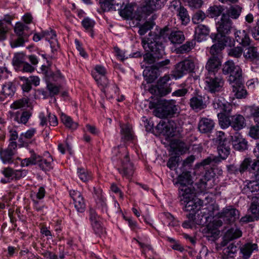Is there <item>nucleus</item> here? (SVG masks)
<instances>
[{
	"label": "nucleus",
	"mask_w": 259,
	"mask_h": 259,
	"mask_svg": "<svg viewBox=\"0 0 259 259\" xmlns=\"http://www.w3.org/2000/svg\"><path fill=\"white\" fill-rule=\"evenodd\" d=\"M74 207L78 212H83L85 208V204L84 199L82 195H80L79 197L76 198L74 201Z\"/></svg>",
	"instance_id": "obj_49"
},
{
	"label": "nucleus",
	"mask_w": 259,
	"mask_h": 259,
	"mask_svg": "<svg viewBox=\"0 0 259 259\" xmlns=\"http://www.w3.org/2000/svg\"><path fill=\"white\" fill-rule=\"evenodd\" d=\"M52 161V158H50L49 159H42L41 157V160L38 162L37 163L39 164L40 167L45 170H49L52 168L51 161Z\"/></svg>",
	"instance_id": "obj_57"
},
{
	"label": "nucleus",
	"mask_w": 259,
	"mask_h": 259,
	"mask_svg": "<svg viewBox=\"0 0 259 259\" xmlns=\"http://www.w3.org/2000/svg\"><path fill=\"white\" fill-rule=\"evenodd\" d=\"M233 22L228 16L222 14L221 17L216 22L217 33L211 34V38L215 37L216 35L227 36L226 35L230 33L232 28Z\"/></svg>",
	"instance_id": "obj_8"
},
{
	"label": "nucleus",
	"mask_w": 259,
	"mask_h": 259,
	"mask_svg": "<svg viewBox=\"0 0 259 259\" xmlns=\"http://www.w3.org/2000/svg\"><path fill=\"white\" fill-rule=\"evenodd\" d=\"M185 7L182 5L181 2L180 0H175L172 1L169 6V9L171 12L174 14H176L177 15L179 12L182 10Z\"/></svg>",
	"instance_id": "obj_47"
},
{
	"label": "nucleus",
	"mask_w": 259,
	"mask_h": 259,
	"mask_svg": "<svg viewBox=\"0 0 259 259\" xmlns=\"http://www.w3.org/2000/svg\"><path fill=\"white\" fill-rule=\"evenodd\" d=\"M89 214L91 225L95 234L99 236L104 234L106 231L101 223L100 217L93 208L90 209Z\"/></svg>",
	"instance_id": "obj_14"
},
{
	"label": "nucleus",
	"mask_w": 259,
	"mask_h": 259,
	"mask_svg": "<svg viewBox=\"0 0 259 259\" xmlns=\"http://www.w3.org/2000/svg\"><path fill=\"white\" fill-rule=\"evenodd\" d=\"M211 38L213 41H215L216 43L213 45L210 49L209 53L211 56L210 57L220 59L222 57V51L231 42V38L229 36L218 35L215 36V37H213Z\"/></svg>",
	"instance_id": "obj_6"
},
{
	"label": "nucleus",
	"mask_w": 259,
	"mask_h": 259,
	"mask_svg": "<svg viewBox=\"0 0 259 259\" xmlns=\"http://www.w3.org/2000/svg\"><path fill=\"white\" fill-rule=\"evenodd\" d=\"M112 159L114 161L119 160L117 169L123 176L130 179L134 174L133 164L130 161L128 151L124 145L114 147L112 150Z\"/></svg>",
	"instance_id": "obj_3"
},
{
	"label": "nucleus",
	"mask_w": 259,
	"mask_h": 259,
	"mask_svg": "<svg viewBox=\"0 0 259 259\" xmlns=\"http://www.w3.org/2000/svg\"><path fill=\"white\" fill-rule=\"evenodd\" d=\"M168 38L172 44H181L185 39L184 33L180 30L171 31Z\"/></svg>",
	"instance_id": "obj_32"
},
{
	"label": "nucleus",
	"mask_w": 259,
	"mask_h": 259,
	"mask_svg": "<svg viewBox=\"0 0 259 259\" xmlns=\"http://www.w3.org/2000/svg\"><path fill=\"white\" fill-rule=\"evenodd\" d=\"M166 0H147L143 11L147 15L153 13L164 6Z\"/></svg>",
	"instance_id": "obj_21"
},
{
	"label": "nucleus",
	"mask_w": 259,
	"mask_h": 259,
	"mask_svg": "<svg viewBox=\"0 0 259 259\" xmlns=\"http://www.w3.org/2000/svg\"><path fill=\"white\" fill-rule=\"evenodd\" d=\"M13 64L16 67H20L25 62L24 56L22 54L18 53L15 55L13 60Z\"/></svg>",
	"instance_id": "obj_61"
},
{
	"label": "nucleus",
	"mask_w": 259,
	"mask_h": 259,
	"mask_svg": "<svg viewBox=\"0 0 259 259\" xmlns=\"http://www.w3.org/2000/svg\"><path fill=\"white\" fill-rule=\"evenodd\" d=\"M244 56L251 60H259V51L256 47H249L244 53Z\"/></svg>",
	"instance_id": "obj_43"
},
{
	"label": "nucleus",
	"mask_w": 259,
	"mask_h": 259,
	"mask_svg": "<svg viewBox=\"0 0 259 259\" xmlns=\"http://www.w3.org/2000/svg\"><path fill=\"white\" fill-rule=\"evenodd\" d=\"M121 139L124 141H129L133 139V135L131 126L130 124L120 125Z\"/></svg>",
	"instance_id": "obj_41"
},
{
	"label": "nucleus",
	"mask_w": 259,
	"mask_h": 259,
	"mask_svg": "<svg viewBox=\"0 0 259 259\" xmlns=\"http://www.w3.org/2000/svg\"><path fill=\"white\" fill-rule=\"evenodd\" d=\"M177 108L173 101H165L154 111V115L160 118L171 116L177 112Z\"/></svg>",
	"instance_id": "obj_9"
},
{
	"label": "nucleus",
	"mask_w": 259,
	"mask_h": 259,
	"mask_svg": "<svg viewBox=\"0 0 259 259\" xmlns=\"http://www.w3.org/2000/svg\"><path fill=\"white\" fill-rule=\"evenodd\" d=\"M177 16L183 25H186L190 21L188 12L185 8L182 9V10L179 12Z\"/></svg>",
	"instance_id": "obj_48"
},
{
	"label": "nucleus",
	"mask_w": 259,
	"mask_h": 259,
	"mask_svg": "<svg viewBox=\"0 0 259 259\" xmlns=\"http://www.w3.org/2000/svg\"><path fill=\"white\" fill-rule=\"evenodd\" d=\"M78 176L82 182H87L92 179V175L84 168H78Z\"/></svg>",
	"instance_id": "obj_50"
},
{
	"label": "nucleus",
	"mask_w": 259,
	"mask_h": 259,
	"mask_svg": "<svg viewBox=\"0 0 259 259\" xmlns=\"http://www.w3.org/2000/svg\"><path fill=\"white\" fill-rule=\"evenodd\" d=\"M106 70L101 65H97L95 68V71L92 72V76L98 84L106 87L108 84V80L106 76Z\"/></svg>",
	"instance_id": "obj_15"
},
{
	"label": "nucleus",
	"mask_w": 259,
	"mask_h": 259,
	"mask_svg": "<svg viewBox=\"0 0 259 259\" xmlns=\"http://www.w3.org/2000/svg\"><path fill=\"white\" fill-rule=\"evenodd\" d=\"M219 123L221 127L224 128L231 126L235 131H238L245 127V119L240 114L225 116L224 118H220Z\"/></svg>",
	"instance_id": "obj_5"
},
{
	"label": "nucleus",
	"mask_w": 259,
	"mask_h": 259,
	"mask_svg": "<svg viewBox=\"0 0 259 259\" xmlns=\"http://www.w3.org/2000/svg\"><path fill=\"white\" fill-rule=\"evenodd\" d=\"M9 31L7 24L2 21H0V41L5 40L7 37V33Z\"/></svg>",
	"instance_id": "obj_60"
},
{
	"label": "nucleus",
	"mask_w": 259,
	"mask_h": 259,
	"mask_svg": "<svg viewBox=\"0 0 259 259\" xmlns=\"http://www.w3.org/2000/svg\"><path fill=\"white\" fill-rule=\"evenodd\" d=\"M223 10V8L221 6H213L209 8L208 12L210 17L213 18L220 15Z\"/></svg>",
	"instance_id": "obj_56"
},
{
	"label": "nucleus",
	"mask_w": 259,
	"mask_h": 259,
	"mask_svg": "<svg viewBox=\"0 0 259 259\" xmlns=\"http://www.w3.org/2000/svg\"><path fill=\"white\" fill-rule=\"evenodd\" d=\"M114 0H100V7L103 11H115Z\"/></svg>",
	"instance_id": "obj_46"
},
{
	"label": "nucleus",
	"mask_w": 259,
	"mask_h": 259,
	"mask_svg": "<svg viewBox=\"0 0 259 259\" xmlns=\"http://www.w3.org/2000/svg\"><path fill=\"white\" fill-rule=\"evenodd\" d=\"M17 38L12 40L10 42L12 48L23 46L25 42L28 41V37L22 36H17Z\"/></svg>",
	"instance_id": "obj_52"
},
{
	"label": "nucleus",
	"mask_w": 259,
	"mask_h": 259,
	"mask_svg": "<svg viewBox=\"0 0 259 259\" xmlns=\"http://www.w3.org/2000/svg\"><path fill=\"white\" fill-rule=\"evenodd\" d=\"M206 18V15L202 11H198L192 17V21L194 24H199Z\"/></svg>",
	"instance_id": "obj_58"
},
{
	"label": "nucleus",
	"mask_w": 259,
	"mask_h": 259,
	"mask_svg": "<svg viewBox=\"0 0 259 259\" xmlns=\"http://www.w3.org/2000/svg\"><path fill=\"white\" fill-rule=\"evenodd\" d=\"M200 209H194L193 210H192L191 211H189L190 212L187 214V218L188 219V220L193 221L195 223H196L197 225H202L204 222L202 221V219L200 220H197L195 218V214L196 212L199 211Z\"/></svg>",
	"instance_id": "obj_59"
},
{
	"label": "nucleus",
	"mask_w": 259,
	"mask_h": 259,
	"mask_svg": "<svg viewBox=\"0 0 259 259\" xmlns=\"http://www.w3.org/2000/svg\"><path fill=\"white\" fill-rule=\"evenodd\" d=\"M61 120L63 124L69 128L74 130L77 127V123L73 122L70 117L65 114H61Z\"/></svg>",
	"instance_id": "obj_44"
},
{
	"label": "nucleus",
	"mask_w": 259,
	"mask_h": 259,
	"mask_svg": "<svg viewBox=\"0 0 259 259\" xmlns=\"http://www.w3.org/2000/svg\"><path fill=\"white\" fill-rule=\"evenodd\" d=\"M171 148L177 154H183L188 150L187 145L180 140H175L171 144Z\"/></svg>",
	"instance_id": "obj_33"
},
{
	"label": "nucleus",
	"mask_w": 259,
	"mask_h": 259,
	"mask_svg": "<svg viewBox=\"0 0 259 259\" xmlns=\"http://www.w3.org/2000/svg\"><path fill=\"white\" fill-rule=\"evenodd\" d=\"M40 160L41 156L36 154L34 152H31V155L30 157L21 160V165L22 167H25L31 165H35Z\"/></svg>",
	"instance_id": "obj_37"
},
{
	"label": "nucleus",
	"mask_w": 259,
	"mask_h": 259,
	"mask_svg": "<svg viewBox=\"0 0 259 259\" xmlns=\"http://www.w3.org/2000/svg\"><path fill=\"white\" fill-rule=\"evenodd\" d=\"M242 235V232L237 228H231L225 233L224 240L222 242V246H226L227 242L238 238Z\"/></svg>",
	"instance_id": "obj_28"
},
{
	"label": "nucleus",
	"mask_w": 259,
	"mask_h": 259,
	"mask_svg": "<svg viewBox=\"0 0 259 259\" xmlns=\"http://www.w3.org/2000/svg\"><path fill=\"white\" fill-rule=\"evenodd\" d=\"M60 88V85H58L51 82L48 83L47 85V90L49 92V96L51 97L59 94Z\"/></svg>",
	"instance_id": "obj_53"
},
{
	"label": "nucleus",
	"mask_w": 259,
	"mask_h": 259,
	"mask_svg": "<svg viewBox=\"0 0 259 259\" xmlns=\"http://www.w3.org/2000/svg\"><path fill=\"white\" fill-rule=\"evenodd\" d=\"M195 39L187 41L185 44L181 45L176 49L177 54H184L189 53L195 46Z\"/></svg>",
	"instance_id": "obj_35"
},
{
	"label": "nucleus",
	"mask_w": 259,
	"mask_h": 259,
	"mask_svg": "<svg viewBox=\"0 0 259 259\" xmlns=\"http://www.w3.org/2000/svg\"><path fill=\"white\" fill-rule=\"evenodd\" d=\"M120 15L125 19H135L140 21L142 16L136 12H134V8L132 5H126L124 8L119 12Z\"/></svg>",
	"instance_id": "obj_19"
},
{
	"label": "nucleus",
	"mask_w": 259,
	"mask_h": 259,
	"mask_svg": "<svg viewBox=\"0 0 259 259\" xmlns=\"http://www.w3.org/2000/svg\"><path fill=\"white\" fill-rule=\"evenodd\" d=\"M10 118L14 121L19 123L26 124L32 116V113L30 110L18 111L16 112L10 111Z\"/></svg>",
	"instance_id": "obj_16"
},
{
	"label": "nucleus",
	"mask_w": 259,
	"mask_h": 259,
	"mask_svg": "<svg viewBox=\"0 0 259 259\" xmlns=\"http://www.w3.org/2000/svg\"><path fill=\"white\" fill-rule=\"evenodd\" d=\"M153 26V23L152 22L147 21L140 27L138 32L141 35H144L148 30L152 29Z\"/></svg>",
	"instance_id": "obj_62"
},
{
	"label": "nucleus",
	"mask_w": 259,
	"mask_h": 259,
	"mask_svg": "<svg viewBox=\"0 0 259 259\" xmlns=\"http://www.w3.org/2000/svg\"><path fill=\"white\" fill-rule=\"evenodd\" d=\"M249 171L254 172V178L256 181L259 182V160H254L250 165Z\"/></svg>",
	"instance_id": "obj_55"
},
{
	"label": "nucleus",
	"mask_w": 259,
	"mask_h": 259,
	"mask_svg": "<svg viewBox=\"0 0 259 259\" xmlns=\"http://www.w3.org/2000/svg\"><path fill=\"white\" fill-rule=\"evenodd\" d=\"M17 144L16 142H10L5 149L0 148V158L4 163L13 162L14 156L17 151Z\"/></svg>",
	"instance_id": "obj_13"
},
{
	"label": "nucleus",
	"mask_w": 259,
	"mask_h": 259,
	"mask_svg": "<svg viewBox=\"0 0 259 259\" xmlns=\"http://www.w3.org/2000/svg\"><path fill=\"white\" fill-rule=\"evenodd\" d=\"M195 68L194 59L189 57L176 65L174 75L176 78H180L188 73L193 72Z\"/></svg>",
	"instance_id": "obj_7"
},
{
	"label": "nucleus",
	"mask_w": 259,
	"mask_h": 259,
	"mask_svg": "<svg viewBox=\"0 0 259 259\" xmlns=\"http://www.w3.org/2000/svg\"><path fill=\"white\" fill-rule=\"evenodd\" d=\"M228 54L230 57L239 58L242 55L243 49L240 46L233 47L228 50Z\"/></svg>",
	"instance_id": "obj_51"
},
{
	"label": "nucleus",
	"mask_w": 259,
	"mask_h": 259,
	"mask_svg": "<svg viewBox=\"0 0 259 259\" xmlns=\"http://www.w3.org/2000/svg\"><path fill=\"white\" fill-rule=\"evenodd\" d=\"M240 83L236 82L230 83L232 84V92L237 99H242L246 97L247 93L243 87V79H241Z\"/></svg>",
	"instance_id": "obj_26"
},
{
	"label": "nucleus",
	"mask_w": 259,
	"mask_h": 259,
	"mask_svg": "<svg viewBox=\"0 0 259 259\" xmlns=\"http://www.w3.org/2000/svg\"><path fill=\"white\" fill-rule=\"evenodd\" d=\"M243 191L245 193L251 192L253 195L259 194V183L258 181H250L244 187Z\"/></svg>",
	"instance_id": "obj_42"
},
{
	"label": "nucleus",
	"mask_w": 259,
	"mask_h": 259,
	"mask_svg": "<svg viewBox=\"0 0 259 259\" xmlns=\"http://www.w3.org/2000/svg\"><path fill=\"white\" fill-rule=\"evenodd\" d=\"M221 66V61L220 59H214L210 57L205 65V69L207 72L205 76L217 75Z\"/></svg>",
	"instance_id": "obj_17"
},
{
	"label": "nucleus",
	"mask_w": 259,
	"mask_h": 259,
	"mask_svg": "<svg viewBox=\"0 0 259 259\" xmlns=\"http://www.w3.org/2000/svg\"><path fill=\"white\" fill-rule=\"evenodd\" d=\"M218 151L220 157L223 160L226 159L230 154V144L228 140L218 143Z\"/></svg>",
	"instance_id": "obj_27"
},
{
	"label": "nucleus",
	"mask_w": 259,
	"mask_h": 259,
	"mask_svg": "<svg viewBox=\"0 0 259 259\" xmlns=\"http://www.w3.org/2000/svg\"><path fill=\"white\" fill-rule=\"evenodd\" d=\"M235 40L243 47L249 46L250 44V39L245 30H236L234 32Z\"/></svg>",
	"instance_id": "obj_24"
},
{
	"label": "nucleus",
	"mask_w": 259,
	"mask_h": 259,
	"mask_svg": "<svg viewBox=\"0 0 259 259\" xmlns=\"http://www.w3.org/2000/svg\"><path fill=\"white\" fill-rule=\"evenodd\" d=\"M14 32L17 36H22L28 37L31 33L29 27L22 22L16 23L14 27Z\"/></svg>",
	"instance_id": "obj_31"
},
{
	"label": "nucleus",
	"mask_w": 259,
	"mask_h": 259,
	"mask_svg": "<svg viewBox=\"0 0 259 259\" xmlns=\"http://www.w3.org/2000/svg\"><path fill=\"white\" fill-rule=\"evenodd\" d=\"M170 77L169 75H165L161 77L158 82L156 88L158 94L161 96H164L171 92V89L167 82Z\"/></svg>",
	"instance_id": "obj_20"
},
{
	"label": "nucleus",
	"mask_w": 259,
	"mask_h": 259,
	"mask_svg": "<svg viewBox=\"0 0 259 259\" xmlns=\"http://www.w3.org/2000/svg\"><path fill=\"white\" fill-rule=\"evenodd\" d=\"M205 98L201 96H196L190 100V106L192 109L198 112L206 107Z\"/></svg>",
	"instance_id": "obj_23"
},
{
	"label": "nucleus",
	"mask_w": 259,
	"mask_h": 259,
	"mask_svg": "<svg viewBox=\"0 0 259 259\" xmlns=\"http://www.w3.org/2000/svg\"><path fill=\"white\" fill-rule=\"evenodd\" d=\"M212 107L218 113V117L219 122L220 118H224L226 115L230 113L232 110V106L226 102L224 98L217 97L214 98L212 102Z\"/></svg>",
	"instance_id": "obj_10"
},
{
	"label": "nucleus",
	"mask_w": 259,
	"mask_h": 259,
	"mask_svg": "<svg viewBox=\"0 0 259 259\" xmlns=\"http://www.w3.org/2000/svg\"><path fill=\"white\" fill-rule=\"evenodd\" d=\"M215 123L213 120L203 117L199 120L198 128L201 133H209L214 127Z\"/></svg>",
	"instance_id": "obj_22"
},
{
	"label": "nucleus",
	"mask_w": 259,
	"mask_h": 259,
	"mask_svg": "<svg viewBox=\"0 0 259 259\" xmlns=\"http://www.w3.org/2000/svg\"><path fill=\"white\" fill-rule=\"evenodd\" d=\"M31 104L30 102L29 99L26 97L15 101L11 105L10 107L11 109L16 110L25 107H31Z\"/></svg>",
	"instance_id": "obj_40"
},
{
	"label": "nucleus",
	"mask_w": 259,
	"mask_h": 259,
	"mask_svg": "<svg viewBox=\"0 0 259 259\" xmlns=\"http://www.w3.org/2000/svg\"><path fill=\"white\" fill-rule=\"evenodd\" d=\"M16 91L14 84L12 82H8L3 85L2 94L6 98H12Z\"/></svg>",
	"instance_id": "obj_38"
},
{
	"label": "nucleus",
	"mask_w": 259,
	"mask_h": 259,
	"mask_svg": "<svg viewBox=\"0 0 259 259\" xmlns=\"http://www.w3.org/2000/svg\"><path fill=\"white\" fill-rule=\"evenodd\" d=\"M240 215L238 210L232 206H228L224 208L218 214L219 219H221L226 224H233Z\"/></svg>",
	"instance_id": "obj_12"
},
{
	"label": "nucleus",
	"mask_w": 259,
	"mask_h": 259,
	"mask_svg": "<svg viewBox=\"0 0 259 259\" xmlns=\"http://www.w3.org/2000/svg\"><path fill=\"white\" fill-rule=\"evenodd\" d=\"M94 198L97 205L102 209L106 208V198L103 195L102 190L100 188H94Z\"/></svg>",
	"instance_id": "obj_34"
},
{
	"label": "nucleus",
	"mask_w": 259,
	"mask_h": 259,
	"mask_svg": "<svg viewBox=\"0 0 259 259\" xmlns=\"http://www.w3.org/2000/svg\"><path fill=\"white\" fill-rule=\"evenodd\" d=\"M36 132L35 128H31L26 132L22 133L18 139L19 142L23 145L28 144L29 141L34 136Z\"/></svg>",
	"instance_id": "obj_36"
},
{
	"label": "nucleus",
	"mask_w": 259,
	"mask_h": 259,
	"mask_svg": "<svg viewBox=\"0 0 259 259\" xmlns=\"http://www.w3.org/2000/svg\"><path fill=\"white\" fill-rule=\"evenodd\" d=\"M142 44L147 52L144 55V60L148 64H153L156 59L162 58L165 54L164 47L156 35L149 33L148 36L142 38Z\"/></svg>",
	"instance_id": "obj_2"
},
{
	"label": "nucleus",
	"mask_w": 259,
	"mask_h": 259,
	"mask_svg": "<svg viewBox=\"0 0 259 259\" xmlns=\"http://www.w3.org/2000/svg\"><path fill=\"white\" fill-rule=\"evenodd\" d=\"M190 177V175L186 172V174L181 176L178 179L180 185L179 188L180 200L182 204L185 205L183 208L185 211L200 209L203 204V201L200 198H195L194 190L188 186L192 184Z\"/></svg>",
	"instance_id": "obj_1"
},
{
	"label": "nucleus",
	"mask_w": 259,
	"mask_h": 259,
	"mask_svg": "<svg viewBox=\"0 0 259 259\" xmlns=\"http://www.w3.org/2000/svg\"><path fill=\"white\" fill-rule=\"evenodd\" d=\"M232 145L234 149L243 151L248 148L247 141L239 133L236 132L231 136Z\"/></svg>",
	"instance_id": "obj_18"
},
{
	"label": "nucleus",
	"mask_w": 259,
	"mask_h": 259,
	"mask_svg": "<svg viewBox=\"0 0 259 259\" xmlns=\"http://www.w3.org/2000/svg\"><path fill=\"white\" fill-rule=\"evenodd\" d=\"M258 250V245L256 243L247 242L241 248V252L244 259H248L254 251Z\"/></svg>",
	"instance_id": "obj_30"
},
{
	"label": "nucleus",
	"mask_w": 259,
	"mask_h": 259,
	"mask_svg": "<svg viewBox=\"0 0 259 259\" xmlns=\"http://www.w3.org/2000/svg\"><path fill=\"white\" fill-rule=\"evenodd\" d=\"M157 129L160 133L166 135L168 136H173L174 134L170 131L168 125L164 122L160 123L157 125Z\"/></svg>",
	"instance_id": "obj_54"
},
{
	"label": "nucleus",
	"mask_w": 259,
	"mask_h": 259,
	"mask_svg": "<svg viewBox=\"0 0 259 259\" xmlns=\"http://www.w3.org/2000/svg\"><path fill=\"white\" fill-rule=\"evenodd\" d=\"M237 251V247L233 243H231L223 249V254L224 259L233 257V254Z\"/></svg>",
	"instance_id": "obj_45"
},
{
	"label": "nucleus",
	"mask_w": 259,
	"mask_h": 259,
	"mask_svg": "<svg viewBox=\"0 0 259 259\" xmlns=\"http://www.w3.org/2000/svg\"><path fill=\"white\" fill-rule=\"evenodd\" d=\"M205 83L208 91L211 93L220 92L224 85V80L222 75H218L205 76Z\"/></svg>",
	"instance_id": "obj_11"
},
{
	"label": "nucleus",
	"mask_w": 259,
	"mask_h": 259,
	"mask_svg": "<svg viewBox=\"0 0 259 259\" xmlns=\"http://www.w3.org/2000/svg\"><path fill=\"white\" fill-rule=\"evenodd\" d=\"M209 28L204 25H199L195 30V39L198 41H201L205 39V37L209 33Z\"/></svg>",
	"instance_id": "obj_29"
},
{
	"label": "nucleus",
	"mask_w": 259,
	"mask_h": 259,
	"mask_svg": "<svg viewBox=\"0 0 259 259\" xmlns=\"http://www.w3.org/2000/svg\"><path fill=\"white\" fill-rule=\"evenodd\" d=\"M242 8L238 5H234L231 6L226 12L225 14L228 16V18H231L233 19H237L239 18L242 12Z\"/></svg>",
	"instance_id": "obj_39"
},
{
	"label": "nucleus",
	"mask_w": 259,
	"mask_h": 259,
	"mask_svg": "<svg viewBox=\"0 0 259 259\" xmlns=\"http://www.w3.org/2000/svg\"><path fill=\"white\" fill-rule=\"evenodd\" d=\"M42 36L50 42L53 52L58 50L59 45L55 31L50 29V30L42 31Z\"/></svg>",
	"instance_id": "obj_25"
},
{
	"label": "nucleus",
	"mask_w": 259,
	"mask_h": 259,
	"mask_svg": "<svg viewBox=\"0 0 259 259\" xmlns=\"http://www.w3.org/2000/svg\"><path fill=\"white\" fill-rule=\"evenodd\" d=\"M222 71L225 75L230 74L228 78L230 83L237 82L240 83L241 79H243L242 69L232 61L226 62L223 66Z\"/></svg>",
	"instance_id": "obj_4"
},
{
	"label": "nucleus",
	"mask_w": 259,
	"mask_h": 259,
	"mask_svg": "<svg viewBox=\"0 0 259 259\" xmlns=\"http://www.w3.org/2000/svg\"><path fill=\"white\" fill-rule=\"evenodd\" d=\"M250 114L255 122L259 124V106L250 107Z\"/></svg>",
	"instance_id": "obj_63"
},
{
	"label": "nucleus",
	"mask_w": 259,
	"mask_h": 259,
	"mask_svg": "<svg viewBox=\"0 0 259 259\" xmlns=\"http://www.w3.org/2000/svg\"><path fill=\"white\" fill-rule=\"evenodd\" d=\"M249 135L251 138L254 139H258L259 125H256L251 126L250 127Z\"/></svg>",
	"instance_id": "obj_64"
}]
</instances>
